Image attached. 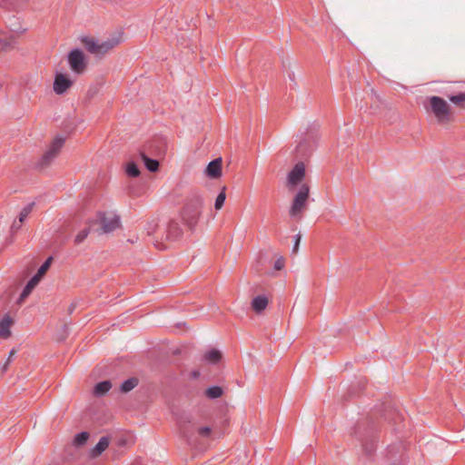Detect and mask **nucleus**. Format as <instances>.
Listing matches in <instances>:
<instances>
[{"instance_id": "obj_3", "label": "nucleus", "mask_w": 465, "mask_h": 465, "mask_svg": "<svg viewBox=\"0 0 465 465\" xmlns=\"http://www.w3.org/2000/svg\"><path fill=\"white\" fill-rule=\"evenodd\" d=\"M309 193L310 187L307 184H302L299 188L289 211L292 217L302 218V212L308 205Z\"/></svg>"}, {"instance_id": "obj_13", "label": "nucleus", "mask_w": 465, "mask_h": 465, "mask_svg": "<svg viewBox=\"0 0 465 465\" xmlns=\"http://www.w3.org/2000/svg\"><path fill=\"white\" fill-rule=\"evenodd\" d=\"M15 44V39L13 35H7L6 31H0V52L13 48Z\"/></svg>"}, {"instance_id": "obj_17", "label": "nucleus", "mask_w": 465, "mask_h": 465, "mask_svg": "<svg viewBox=\"0 0 465 465\" xmlns=\"http://www.w3.org/2000/svg\"><path fill=\"white\" fill-rule=\"evenodd\" d=\"M268 305V299L264 295H258L252 301V307L257 312L260 313L266 309Z\"/></svg>"}, {"instance_id": "obj_23", "label": "nucleus", "mask_w": 465, "mask_h": 465, "mask_svg": "<svg viewBox=\"0 0 465 465\" xmlns=\"http://www.w3.org/2000/svg\"><path fill=\"white\" fill-rule=\"evenodd\" d=\"M449 100L459 107L465 109V92L450 95Z\"/></svg>"}, {"instance_id": "obj_7", "label": "nucleus", "mask_w": 465, "mask_h": 465, "mask_svg": "<svg viewBox=\"0 0 465 465\" xmlns=\"http://www.w3.org/2000/svg\"><path fill=\"white\" fill-rule=\"evenodd\" d=\"M305 177V165L302 162H298L290 171L287 176V183L290 188L298 185Z\"/></svg>"}, {"instance_id": "obj_11", "label": "nucleus", "mask_w": 465, "mask_h": 465, "mask_svg": "<svg viewBox=\"0 0 465 465\" xmlns=\"http://www.w3.org/2000/svg\"><path fill=\"white\" fill-rule=\"evenodd\" d=\"M101 227L104 232L108 233L114 231L120 225V219L117 215H103L100 219Z\"/></svg>"}, {"instance_id": "obj_8", "label": "nucleus", "mask_w": 465, "mask_h": 465, "mask_svg": "<svg viewBox=\"0 0 465 465\" xmlns=\"http://www.w3.org/2000/svg\"><path fill=\"white\" fill-rule=\"evenodd\" d=\"M317 142L315 137L310 135L299 141L296 147L297 154L301 157H306L316 148Z\"/></svg>"}, {"instance_id": "obj_38", "label": "nucleus", "mask_w": 465, "mask_h": 465, "mask_svg": "<svg viewBox=\"0 0 465 465\" xmlns=\"http://www.w3.org/2000/svg\"><path fill=\"white\" fill-rule=\"evenodd\" d=\"M155 226H156V224H154V223L153 224L149 223L148 226L146 227L147 233L148 234L153 233Z\"/></svg>"}, {"instance_id": "obj_4", "label": "nucleus", "mask_w": 465, "mask_h": 465, "mask_svg": "<svg viewBox=\"0 0 465 465\" xmlns=\"http://www.w3.org/2000/svg\"><path fill=\"white\" fill-rule=\"evenodd\" d=\"M431 112L440 123H446L450 117V108L448 103L439 96L429 97Z\"/></svg>"}, {"instance_id": "obj_10", "label": "nucleus", "mask_w": 465, "mask_h": 465, "mask_svg": "<svg viewBox=\"0 0 465 465\" xmlns=\"http://www.w3.org/2000/svg\"><path fill=\"white\" fill-rule=\"evenodd\" d=\"M183 235V229L179 223L172 220L170 221L164 230V237L167 241H177Z\"/></svg>"}, {"instance_id": "obj_22", "label": "nucleus", "mask_w": 465, "mask_h": 465, "mask_svg": "<svg viewBox=\"0 0 465 465\" xmlns=\"http://www.w3.org/2000/svg\"><path fill=\"white\" fill-rule=\"evenodd\" d=\"M138 385V380L136 378H130L123 381L120 385V390L123 392H129Z\"/></svg>"}, {"instance_id": "obj_6", "label": "nucleus", "mask_w": 465, "mask_h": 465, "mask_svg": "<svg viewBox=\"0 0 465 465\" xmlns=\"http://www.w3.org/2000/svg\"><path fill=\"white\" fill-rule=\"evenodd\" d=\"M64 141V138L62 136H57L54 139L47 151L38 162V166L40 168L47 167L54 161L63 147Z\"/></svg>"}, {"instance_id": "obj_28", "label": "nucleus", "mask_w": 465, "mask_h": 465, "mask_svg": "<svg viewBox=\"0 0 465 465\" xmlns=\"http://www.w3.org/2000/svg\"><path fill=\"white\" fill-rule=\"evenodd\" d=\"M225 199H226L225 188H223L215 199L214 208L216 210H220L223 206Z\"/></svg>"}, {"instance_id": "obj_30", "label": "nucleus", "mask_w": 465, "mask_h": 465, "mask_svg": "<svg viewBox=\"0 0 465 465\" xmlns=\"http://www.w3.org/2000/svg\"><path fill=\"white\" fill-rule=\"evenodd\" d=\"M88 234H89V229H84V230L80 231L74 238V242L77 244L81 243L82 242H84L85 240V238L88 236Z\"/></svg>"}, {"instance_id": "obj_5", "label": "nucleus", "mask_w": 465, "mask_h": 465, "mask_svg": "<svg viewBox=\"0 0 465 465\" xmlns=\"http://www.w3.org/2000/svg\"><path fill=\"white\" fill-rule=\"evenodd\" d=\"M67 62L71 70L77 74H82L86 67L87 61L82 50L74 48L67 55Z\"/></svg>"}, {"instance_id": "obj_24", "label": "nucleus", "mask_w": 465, "mask_h": 465, "mask_svg": "<svg viewBox=\"0 0 465 465\" xmlns=\"http://www.w3.org/2000/svg\"><path fill=\"white\" fill-rule=\"evenodd\" d=\"M205 394L210 399H217L223 395V389L219 386H211L206 389Z\"/></svg>"}, {"instance_id": "obj_16", "label": "nucleus", "mask_w": 465, "mask_h": 465, "mask_svg": "<svg viewBox=\"0 0 465 465\" xmlns=\"http://www.w3.org/2000/svg\"><path fill=\"white\" fill-rule=\"evenodd\" d=\"M13 323V320L9 315H5L0 321V337L7 339L11 335L10 328Z\"/></svg>"}, {"instance_id": "obj_34", "label": "nucleus", "mask_w": 465, "mask_h": 465, "mask_svg": "<svg viewBox=\"0 0 465 465\" xmlns=\"http://www.w3.org/2000/svg\"><path fill=\"white\" fill-rule=\"evenodd\" d=\"M211 428L208 427V426H204V427H201L199 430H198V433L202 436V437H209L210 434H211Z\"/></svg>"}, {"instance_id": "obj_2", "label": "nucleus", "mask_w": 465, "mask_h": 465, "mask_svg": "<svg viewBox=\"0 0 465 465\" xmlns=\"http://www.w3.org/2000/svg\"><path fill=\"white\" fill-rule=\"evenodd\" d=\"M203 204V198L198 193H193L185 199L183 208L181 211V218L190 229L194 228L197 224Z\"/></svg>"}, {"instance_id": "obj_21", "label": "nucleus", "mask_w": 465, "mask_h": 465, "mask_svg": "<svg viewBox=\"0 0 465 465\" xmlns=\"http://www.w3.org/2000/svg\"><path fill=\"white\" fill-rule=\"evenodd\" d=\"M140 156L149 172H156L159 167V163L157 160L152 159L146 155L144 152H140Z\"/></svg>"}, {"instance_id": "obj_41", "label": "nucleus", "mask_w": 465, "mask_h": 465, "mask_svg": "<svg viewBox=\"0 0 465 465\" xmlns=\"http://www.w3.org/2000/svg\"><path fill=\"white\" fill-rule=\"evenodd\" d=\"M289 78H290L292 81H293V78H292V75H289Z\"/></svg>"}, {"instance_id": "obj_20", "label": "nucleus", "mask_w": 465, "mask_h": 465, "mask_svg": "<svg viewBox=\"0 0 465 465\" xmlns=\"http://www.w3.org/2000/svg\"><path fill=\"white\" fill-rule=\"evenodd\" d=\"M112 388L110 381H103L95 384L94 388V394L97 397L104 395Z\"/></svg>"}, {"instance_id": "obj_35", "label": "nucleus", "mask_w": 465, "mask_h": 465, "mask_svg": "<svg viewBox=\"0 0 465 465\" xmlns=\"http://www.w3.org/2000/svg\"><path fill=\"white\" fill-rule=\"evenodd\" d=\"M15 352V351L14 349L10 351L7 361L1 367L2 372H5L6 371L8 364H9L12 357L14 356Z\"/></svg>"}, {"instance_id": "obj_18", "label": "nucleus", "mask_w": 465, "mask_h": 465, "mask_svg": "<svg viewBox=\"0 0 465 465\" xmlns=\"http://www.w3.org/2000/svg\"><path fill=\"white\" fill-rule=\"evenodd\" d=\"M109 446V438L106 436L101 437L96 445L92 449L91 454L93 457L99 456Z\"/></svg>"}, {"instance_id": "obj_39", "label": "nucleus", "mask_w": 465, "mask_h": 465, "mask_svg": "<svg viewBox=\"0 0 465 465\" xmlns=\"http://www.w3.org/2000/svg\"><path fill=\"white\" fill-rule=\"evenodd\" d=\"M21 223H19V221H18V222L15 221V222L13 223L12 226H11V230H12V231L18 230V229L20 228V226H21Z\"/></svg>"}, {"instance_id": "obj_31", "label": "nucleus", "mask_w": 465, "mask_h": 465, "mask_svg": "<svg viewBox=\"0 0 465 465\" xmlns=\"http://www.w3.org/2000/svg\"><path fill=\"white\" fill-rule=\"evenodd\" d=\"M16 21H18V18H15V15H13V16L8 15V17L5 20L6 29H8V30L13 29L12 27L16 25Z\"/></svg>"}, {"instance_id": "obj_37", "label": "nucleus", "mask_w": 465, "mask_h": 465, "mask_svg": "<svg viewBox=\"0 0 465 465\" xmlns=\"http://www.w3.org/2000/svg\"><path fill=\"white\" fill-rule=\"evenodd\" d=\"M179 422H180V430H181V433L183 434V437L189 440V438H190L189 433H188L186 428L184 427V425L183 424V421L180 420Z\"/></svg>"}, {"instance_id": "obj_40", "label": "nucleus", "mask_w": 465, "mask_h": 465, "mask_svg": "<svg viewBox=\"0 0 465 465\" xmlns=\"http://www.w3.org/2000/svg\"><path fill=\"white\" fill-rule=\"evenodd\" d=\"M74 305L71 306L70 311L72 312L74 310Z\"/></svg>"}, {"instance_id": "obj_25", "label": "nucleus", "mask_w": 465, "mask_h": 465, "mask_svg": "<svg viewBox=\"0 0 465 465\" xmlns=\"http://www.w3.org/2000/svg\"><path fill=\"white\" fill-rule=\"evenodd\" d=\"M88 438H89L88 432H86V431L79 432L74 436V444L75 446H83L86 443Z\"/></svg>"}, {"instance_id": "obj_33", "label": "nucleus", "mask_w": 465, "mask_h": 465, "mask_svg": "<svg viewBox=\"0 0 465 465\" xmlns=\"http://www.w3.org/2000/svg\"><path fill=\"white\" fill-rule=\"evenodd\" d=\"M294 243H293V246H292V252L293 253H296L298 252V249H299V245H300V242H301V240H302V235L301 233H297L295 236H294Z\"/></svg>"}, {"instance_id": "obj_32", "label": "nucleus", "mask_w": 465, "mask_h": 465, "mask_svg": "<svg viewBox=\"0 0 465 465\" xmlns=\"http://www.w3.org/2000/svg\"><path fill=\"white\" fill-rule=\"evenodd\" d=\"M363 449L368 455H371L375 450L374 441L371 440L370 444L367 442L363 443Z\"/></svg>"}, {"instance_id": "obj_36", "label": "nucleus", "mask_w": 465, "mask_h": 465, "mask_svg": "<svg viewBox=\"0 0 465 465\" xmlns=\"http://www.w3.org/2000/svg\"><path fill=\"white\" fill-rule=\"evenodd\" d=\"M284 266V260L283 258H279L274 262V268L276 270H282Z\"/></svg>"}, {"instance_id": "obj_12", "label": "nucleus", "mask_w": 465, "mask_h": 465, "mask_svg": "<svg viewBox=\"0 0 465 465\" xmlns=\"http://www.w3.org/2000/svg\"><path fill=\"white\" fill-rule=\"evenodd\" d=\"M205 174L212 179L219 178L222 175V158L211 161L205 169Z\"/></svg>"}, {"instance_id": "obj_14", "label": "nucleus", "mask_w": 465, "mask_h": 465, "mask_svg": "<svg viewBox=\"0 0 465 465\" xmlns=\"http://www.w3.org/2000/svg\"><path fill=\"white\" fill-rule=\"evenodd\" d=\"M24 5V0H0V8L5 11L17 12Z\"/></svg>"}, {"instance_id": "obj_15", "label": "nucleus", "mask_w": 465, "mask_h": 465, "mask_svg": "<svg viewBox=\"0 0 465 465\" xmlns=\"http://www.w3.org/2000/svg\"><path fill=\"white\" fill-rule=\"evenodd\" d=\"M40 280L35 275L28 281L24 290L22 291L18 302L21 303L31 293L34 288L39 283Z\"/></svg>"}, {"instance_id": "obj_1", "label": "nucleus", "mask_w": 465, "mask_h": 465, "mask_svg": "<svg viewBox=\"0 0 465 465\" xmlns=\"http://www.w3.org/2000/svg\"><path fill=\"white\" fill-rule=\"evenodd\" d=\"M124 40L123 31H114L106 40H96L94 37L84 36L81 42L87 52L95 57H102L110 50Z\"/></svg>"}, {"instance_id": "obj_26", "label": "nucleus", "mask_w": 465, "mask_h": 465, "mask_svg": "<svg viewBox=\"0 0 465 465\" xmlns=\"http://www.w3.org/2000/svg\"><path fill=\"white\" fill-rule=\"evenodd\" d=\"M125 172L130 177H137L140 174V171L135 163L130 162L125 168Z\"/></svg>"}, {"instance_id": "obj_9", "label": "nucleus", "mask_w": 465, "mask_h": 465, "mask_svg": "<svg viewBox=\"0 0 465 465\" xmlns=\"http://www.w3.org/2000/svg\"><path fill=\"white\" fill-rule=\"evenodd\" d=\"M73 84V81L64 74H56L54 81V92L56 94H63Z\"/></svg>"}, {"instance_id": "obj_27", "label": "nucleus", "mask_w": 465, "mask_h": 465, "mask_svg": "<svg viewBox=\"0 0 465 465\" xmlns=\"http://www.w3.org/2000/svg\"><path fill=\"white\" fill-rule=\"evenodd\" d=\"M52 257H49L38 269L37 272L35 274L39 280H41L42 276L46 272L51 264Z\"/></svg>"}, {"instance_id": "obj_19", "label": "nucleus", "mask_w": 465, "mask_h": 465, "mask_svg": "<svg viewBox=\"0 0 465 465\" xmlns=\"http://www.w3.org/2000/svg\"><path fill=\"white\" fill-rule=\"evenodd\" d=\"M203 361H205L209 363L215 364V363L219 362L220 360L222 359V353L220 351H218L216 349H211L203 354Z\"/></svg>"}, {"instance_id": "obj_29", "label": "nucleus", "mask_w": 465, "mask_h": 465, "mask_svg": "<svg viewBox=\"0 0 465 465\" xmlns=\"http://www.w3.org/2000/svg\"><path fill=\"white\" fill-rule=\"evenodd\" d=\"M34 207V203L25 205L19 213V223H23L30 214Z\"/></svg>"}]
</instances>
